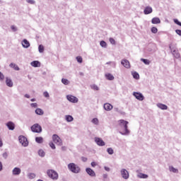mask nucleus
<instances>
[{"label": "nucleus", "mask_w": 181, "mask_h": 181, "mask_svg": "<svg viewBox=\"0 0 181 181\" xmlns=\"http://www.w3.org/2000/svg\"><path fill=\"white\" fill-rule=\"evenodd\" d=\"M119 127H122V128H124V132H122V131H119V133L121 134V135H124V136H127V135H129V129H128V121H126V120H124V119H120L119 120Z\"/></svg>", "instance_id": "f257e3e1"}, {"label": "nucleus", "mask_w": 181, "mask_h": 181, "mask_svg": "<svg viewBox=\"0 0 181 181\" xmlns=\"http://www.w3.org/2000/svg\"><path fill=\"white\" fill-rule=\"evenodd\" d=\"M68 169L70 172L75 174L80 173V172H81V168L74 163H70L68 164Z\"/></svg>", "instance_id": "f03ea898"}, {"label": "nucleus", "mask_w": 181, "mask_h": 181, "mask_svg": "<svg viewBox=\"0 0 181 181\" xmlns=\"http://www.w3.org/2000/svg\"><path fill=\"white\" fill-rule=\"evenodd\" d=\"M47 175L50 179H52V180H57V179H59V173L54 170H47Z\"/></svg>", "instance_id": "7ed1b4c3"}, {"label": "nucleus", "mask_w": 181, "mask_h": 181, "mask_svg": "<svg viewBox=\"0 0 181 181\" xmlns=\"http://www.w3.org/2000/svg\"><path fill=\"white\" fill-rule=\"evenodd\" d=\"M18 141L20 144H21L22 146H24V148L29 146V141H28V139L25 136H23V135L19 136Z\"/></svg>", "instance_id": "20e7f679"}, {"label": "nucleus", "mask_w": 181, "mask_h": 181, "mask_svg": "<svg viewBox=\"0 0 181 181\" xmlns=\"http://www.w3.org/2000/svg\"><path fill=\"white\" fill-rule=\"evenodd\" d=\"M169 49L172 53V54L175 57V59H179L180 57V54H179V51L174 47L172 46V44L169 45Z\"/></svg>", "instance_id": "39448f33"}, {"label": "nucleus", "mask_w": 181, "mask_h": 181, "mask_svg": "<svg viewBox=\"0 0 181 181\" xmlns=\"http://www.w3.org/2000/svg\"><path fill=\"white\" fill-rule=\"evenodd\" d=\"M30 128L32 132H35V134H40L42 132V126L39 124H35Z\"/></svg>", "instance_id": "423d86ee"}, {"label": "nucleus", "mask_w": 181, "mask_h": 181, "mask_svg": "<svg viewBox=\"0 0 181 181\" xmlns=\"http://www.w3.org/2000/svg\"><path fill=\"white\" fill-rule=\"evenodd\" d=\"M66 100H68L69 103H73L74 104H77V103H78V98L72 95H66Z\"/></svg>", "instance_id": "0eeeda50"}, {"label": "nucleus", "mask_w": 181, "mask_h": 181, "mask_svg": "<svg viewBox=\"0 0 181 181\" xmlns=\"http://www.w3.org/2000/svg\"><path fill=\"white\" fill-rule=\"evenodd\" d=\"M120 173H121L122 177L125 180L129 179V173L128 172V170H127V169L122 168L120 170Z\"/></svg>", "instance_id": "6e6552de"}, {"label": "nucleus", "mask_w": 181, "mask_h": 181, "mask_svg": "<svg viewBox=\"0 0 181 181\" xmlns=\"http://www.w3.org/2000/svg\"><path fill=\"white\" fill-rule=\"evenodd\" d=\"M133 95L134 97H135V98H136V100H139V101H144V100L145 99L144 95L139 92H134Z\"/></svg>", "instance_id": "1a4fd4ad"}, {"label": "nucleus", "mask_w": 181, "mask_h": 181, "mask_svg": "<svg viewBox=\"0 0 181 181\" xmlns=\"http://www.w3.org/2000/svg\"><path fill=\"white\" fill-rule=\"evenodd\" d=\"M52 141L54 144H57V145L62 146V139H60L57 134H53Z\"/></svg>", "instance_id": "9d476101"}, {"label": "nucleus", "mask_w": 181, "mask_h": 181, "mask_svg": "<svg viewBox=\"0 0 181 181\" xmlns=\"http://www.w3.org/2000/svg\"><path fill=\"white\" fill-rule=\"evenodd\" d=\"M95 142L97 144L98 146H105V142L103 141V139L100 137H95Z\"/></svg>", "instance_id": "9b49d317"}, {"label": "nucleus", "mask_w": 181, "mask_h": 181, "mask_svg": "<svg viewBox=\"0 0 181 181\" xmlns=\"http://www.w3.org/2000/svg\"><path fill=\"white\" fill-rule=\"evenodd\" d=\"M22 172V170H21L20 168L18 167H15L13 170H12V175L13 176H19V175H21Z\"/></svg>", "instance_id": "f8f14e48"}, {"label": "nucleus", "mask_w": 181, "mask_h": 181, "mask_svg": "<svg viewBox=\"0 0 181 181\" xmlns=\"http://www.w3.org/2000/svg\"><path fill=\"white\" fill-rule=\"evenodd\" d=\"M21 45L23 46V47H24V49H28V48L30 47V43L26 39H24L22 41Z\"/></svg>", "instance_id": "ddd939ff"}, {"label": "nucleus", "mask_w": 181, "mask_h": 181, "mask_svg": "<svg viewBox=\"0 0 181 181\" xmlns=\"http://www.w3.org/2000/svg\"><path fill=\"white\" fill-rule=\"evenodd\" d=\"M121 64L124 66L126 69H129L131 67V65L129 64V61L128 59H122L121 62Z\"/></svg>", "instance_id": "4468645a"}, {"label": "nucleus", "mask_w": 181, "mask_h": 181, "mask_svg": "<svg viewBox=\"0 0 181 181\" xmlns=\"http://www.w3.org/2000/svg\"><path fill=\"white\" fill-rule=\"evenodd\" d=\"M86 173H88V175H89V176H90L91 177H95V172H94V170H93V169L90 168H87L86 169Z\"/></svg>", "instance_id": "2eb2a0df"}, {"label": "nucleus", "mask_w": 181, "mask_h": 181, "mask_svg": "<svg viewBox=\"0 0 181 181\" xmlns=\"http://www.w3.org/2000/svg\"><path fill=\"white\" fill-rule=\"evenodd\" d=\"M7 128H8V129L10 131H13V129H15V123H13V122H8L6 124Z\"/></svg>", "instance_id": "dca6fc26"}, {"label": "nucleus", "mask_w": 181, "mask_h": 181, "mask_svg": "<svg viewBox=\"0 0 181 181\" xmlns=\"http://www.w3.org/2000/svg\"><path fill=\"white\" fill-rule=\"evenodd\" d=\"M153 11L152 7L146 6L144 10V15H149L150 13H152Z\"/></svg>", "instance_id": "f3484780"}, {"label": "nucleus", "mask_w": 181, "mask_h": 181, "mask_svg": "<svg viewBox=\"0 0 181 181\" xmlns=\"http://www.w3.org/2000/svg\"><path fill=\"white\" fill-rule=\"evenodd\" d=\"M103 108L104 110H105V111H111V110H112L113 108V106L110 103H105L103 105Z\"/></svg>", "instance_id": "a211bd4d"}, {"label": "nucleus", "mask_w": 181, "mask_h": 181, "mask_svg": "<svg viewBox=\"0 0 181 181\" xmlns=\"http://www.w3.org/2000/svg\"><path fill=\"white\" fill-rule=\"evenodd\" d=\"M151 23H153V25H158L160 23V19L158 17H154L151 20Z\"/></svg>", "instance_id": "6ab92c4d"}, {"label": "nucleus", "mask_w": 181, "mask_h": 181, "mask_svg": "<svg viewBox=\"0 0 181 181\" xmlns=\"http://www.w3.org/2000/svg\"><path fill=\"white\" fill-rule=\"evenodd\" d=\"M6 84L8 87H13V82H12V79L6 78Z\"/></svg>", "instance_id": "aec40b11"}, {"label": "nucleus", "mask_w": 181, "mask_h": 181, "mask_svg": "<svg viewBox=\"0 0 181 181\" xmlns=\"http://www.w3.org/2000/svg\"><path fill=\"white\" fill-rule=\"evenodd\" d=\"M65 119L67 122H73V121H74V117L70 115H67L65 116Z\"/></svg>", "instance_id": "412c9836"}, {"label": "nucleus", "mask_w": 181, "mask_h": 181, "mask_svg": "<svg viewBox=\"0 0 181 181\" xmlns=\"http://www.w3.org/2000/svg\"><path fill=\"white\" fill-rule=\"evenodd\" d=\"M105 77L107 78V80H109L110 81H112V80H114V76L112 74L107 73L105 74Z\"/></svg>", "instance_id": "4be33fe9"}, {"label": "nucleus", "mask_w": 181, "mask_h": 181, "mask_svg": "<svg viewBox=\"0 0 181 181\" xmlns=\"http://www.w3.org/2000/svg\"><path fill=\"white\" fill-rule=\"evenodd\" d=\"M30 64L33 67H40V62L39 61H33Z\"/></svg>", "instance_id": "5701e85b"}, {"label": "nucleus", "mask_w": 181, "mask_h": 181, "mask_svg": "<svg viewBox=\"0 0 181 181\" xmlns=\"http://www.w3.org/2000/svg\"><path fill=\"white\" fill-rule=\"evenodd\" d=\"M157 107L160 108V110H168V105L163 103H158Z\"/></svg>", "instance_id": "b1692460"}, {"label": "nucleus", "mask_w": 181, "mask_h": 181, "mask_svg": "<svg viewBox=\"0 0 181 181\" xmlns=\"http://www.w3.org/2000/svg\"><path fill=\"white\" fill-rule=\"evenodd\" d=\"M137 177H139V179H148V175L139 173V174H137Z\"/></svg>", "instance_id": "393cba45"}, {"label": "nucleus", "mask_w": 181, "mask_h": 181, "mask_svg": "<svg viewBox=\"0 0 181 181\" xmlns=\"http://www.w3.org/2000/svg\"><path fill=\"white\" fill-rule=\"evenodd\" d=\"M35 114H37V115H43V114H45V112L40 108H37L35 110Z\"/></svg>", "instance_id": "a878e982"}, {"label": "nucleus", "mask_w": 181, "mask_h": 181, "mask_svg": "<svg viewBox=\"0 0 181 181\" xmlns=\"http://www.w3.org/2000/svg\"><path fill=\"white\" fill-rule=\"evenodd\" d=\"M132 75L133 76V78L136 80H139V74L136 71H132Z\"/></svg>", "instance_id": "bb28decb"}, {"label": "nucleus", "mask_w": 181, "mask_h": 181, "mask_svg": "<svg viewBox=\"0 0 181 181\" xmlns=\"http://www.w3.org/2000/svg\"><path fill=\"white\" fill-rule=\"evenodd\" d=\"M10 67H11V69H14V70H16V71H19V66H18V65H16V64L11 63L9 65Z\"/></svg>", "instance_id": "cd10ccee"}, {"label": "nucleus", "mask_w": 181, "mask_h": 181, "mask_svg": "<svg viewBox=\"0 0 181 181\" xmlns=\"http://www.w3.org/2000/svg\"><path fill=\"white\" fill-rule=\"evenodd\" d=\"M170 172H173V173H179V170L175 168L173 166L169 167Z\"/></svg>", "instance_id": "c85d7f7f"}, {"label": "nucleus", "mask_w": 181, "mask_h": 181, "mask_svg": "<svg viewBox=\"0 0 181 181\" xmlns=\"http://www.w3.org/2000/svg\"><path fill=\"white\" fill-rule=\"evenodd\" d=\"M27 177H28L30 180H32V179H35V177H36V174L33 173H29L27 175Z\"/></svg>", "instance_id": "c756f323"}, {"label": "nucleus", "mask_w": 181, "mask_h": 181, "mask_svg": "<svg viewBox=\"0 0 181 181\" xmlns=\"http://www.w3.org/2000/svg\"><path fill=\"white\" fill-rule=\"evenodd\" d=\"M38 155L39 156H40L41 158H45L46 153H45V151H43V149H40L38 151Z\"/></svg>", "instance_id": "7c9ffc66"}, {"label": "nucleus", "mask_w": 181, "mask_h": 181, "mask_svg": "<svg viewBox=\"0 0 181 181\" xmlns=\"http://www.w3.org/2000/svg\"><path fill=\"white\" fill-rule=\"evenodd\" d=\"M35 142H37V144H43V137H35Z\"/></svg>", "instance_id": "2f4dec72"}, {"label": "nucleus", "mask_w": 181, "mask_h": 181, "mask_svg": "<svg viewBox=\"0 0 181 181\" xmlns=\"http://www.w3.org/2000/svg\"><path fill=\"white\" fill-rule=\"evenodd\" d=\"M141 62H143V63H144V64H146L147 66H149V64H151V61L147 59L141 58Z\"/></svg>", "instance_id": "473e14b6"}, {"label": "nucleus", "mask_w": 181, "mask_h": 181, "mask_svg": "<svg viewBox=\"0 0 181 181\" xmlns=\"http://www.w3.org/2000/svg\"><path fill=\"white\" fill-rule=\"evenodd\" d=\"M62 84H64V86H69V84H70V81L66 78H62Z\"/></svg>", "instance_id": "72a5a7b5"}, {"label": "nucleus", "mask_w": 181, "mask_h": 181, "mask_svg": "<svg viewBox=\"0 0 181 181\" xmlns=\"http://www.w3.org/2000/svg\"><path fill=\"white\" fill-rule=\"evenodd\" d=\"M38 51L39 53H43V52H45V46H43V45H40L38 46Z\"/></svg>", "instance_id": "f704fd0d"}, {"label": "nucleus", "mask_w": 181, "mask_h": 181, "mask_svg": "<svg viewBox=\"0 0 181 181\" xmlns=\"http://www.w3.org/2000/svg\"><path fill=\"white\" fill-rule=\"evenodd\" d=\"M90 88L94 90V91H98V90H100V88H98V86L95 84L90 85Z\"/></svg>", "instance_id": "c9c22d12"}, {"label": "nucleus", "mask_w": 181, "mask_h": 181, "mask_svg": "<svg viewBox=\"0 0 181 181\" xmlns=\"http://www.w3.org/2000/svg\"><path fill=\"white\" fill-rule=\"evenodd\" d=\"M100 45L101 46V47H103L104 49H106L107 47V42L104 40H102L100 42Z\"/></svg>", "instance_id": "e433bc0d"}, {"label": "nucleus", "mask_w": 181, "mask_h": 181, "mask_svg": "<svg viewBox=\"0 0 181 181\" xmlns=\"http://www.w3.org/2000/svg\"><path fill=\"white\" fill-rule=\"evenodd\" d=\"M91 122L93 124H94V125H98V123H99V121H98V118H93L92 120H91Z\"/></svg>", "instance_id": "4c0bfd02"}, {"label": "nucleus", "mask_w": 181, "mask_h": 181, "mask_svg": "<svg viewBox=\"0 0 181 181\" xmlns=\"http://www.w3.org/2000/svg\"><path fill=\"white\" fill-rule=\"evenodd\" d=\"M107 152L109 155H114V149H112V148H107Z\"/></svg>", "instance_id": "58836bf2"}, {"label": "nucleus", "mask_w": 181, "mask_h": 181, "mask_svg": "<svg viewBox=\"0 0 181 181\" xmlns=\"http://www.w3.org/2000/svg\"><path fill=\"white\" fill-rule=\"evenodd\" d=\"M26 2L28 4H30V5H35V4H36V1L35 0H26Z\"/></svg>", "instance_id": "ea45409f"}, {"label": "nucleus", "mask_w": 181, "mask_h": 181, "mask_svg": "<svg viewBox=\"0 0 181 181\" xmlns=\"http://www.w3.org/2000/svg\"><path fill=\"white\" fill-rule=\"evenodd\" d=\"M109 42L111 43V45H115L116 44L115 40H114V38H112V37H110L109 39Z\"/></svg>", "instance_id": "a19ab883"}, {"label": "nucleus", "mask_w": 181, "mask_h": 181, "mask_svg": "<svg viewBox=\"0 0 181 181\" xmlns=\"http://www.w3.org/2000/svg\"><path fill=\"white\" fill-rule=\"evenodd\" d=\"M151 32L152 33H158V28H156V27L151 28Z\"/></svg>", "instance_id": "79ce46f5"}, {"label": "nucleus", "mask_w": 181, "mask_h": 181, "mask_svg": "<svg viewBox=\"0 0 181 181\" xmlns=\"http://www.w3.org/2000/svg\"><path fill=\"white\" fill-rule=\"evenodd\" d=\"M78 63H83V58L81 57H76Z\"/></svg>", "instance_id": "37998d69"}, {"label": "nucleus", "mask_w": 181, "mask_h": 181, "mask_svg": "<svg viewBox=\"0 0 181 181\" xmlns=\"http://www.w3.org/2000/svg\"><path fill=\"white\" fill-rule=\"evenodd\" d=\"M43 95H44V97H45V98H49L50 97V95H49V93L47 91L44 92Z\"/></svg>", "instance_id": "c03bdc74"}, {"label": "nucleus", "mask_w": 181, "mask_h": 181, "mask_svg": "<svg viewBox=\"0 0 181 181\" xmlns=\"http://www.w3.org/2000/svg\"><path fill=\"white\" fill-rule=\"evenodd\" d=\"M174 23H175L176 25H178V26H181V22L179 21V20H177V19H174Z\"/></svg>", "instance_id": "a18cd8bd"}, {"label": "nucleus", "mask_w": 181, "mask_h": 181, "mask_svg": "<svg viewBox=\"0 0 181 181\" xmlns=\"http://www.w3.org/2000/svg\"><path fill=\"white\" fill-rule=\"evenodd\" d=\"M11 29L13 30V32H16L18 30V28H16L15 25H11Z\"/></svg>", "instance_id": "49530a36"}, {"label": "nucleus", "mask_w": 181, "mask_h": 181, "mask_svg": "<svg viewBox=\"0 0 181 181\" xmlns=\"http://www.w3.org/2000/svg\"><path fill=\"white\" fill-rule=\"evenodd\" d=\"M30 107L32 108H37V103H30Z\"/></svg>", "instance_id": "de8ad7c7"}, {"label": "nucleus", "mask_w": 181, "mask_h": 181, "mask_svg": "<svg viewBox=\"0 0 181 181\" xmlns=\"http://www.w3.org/2000/svg\"><path fill=\"white\" fill-rule=\"evenodd\" d=\"M5 78V76H4V74L0 71V81H2Z\"/></svg>", "instance_id": "09e8293b"}, {"label": "nucleus", "mask_w": 181, "mask_h": 181, "mask_svg": "<svg viewBox=\"0 0 181 181\" xmlns=\"http://www.w3.org/2000/svg\"><path fill=\"white\" fill-rule=\"evenodd\" d=\"M49 146L52 148V149H56V146L52 142L49 143Z\"/></svg>", "instance_id": "8fccbe9b"}, {"label": "nucleus", "mask_w": 181, "mask_h": 181, "mask_svg": "<svg viewBox=\"0 0 181 181\" xmlns=\"http://www.w3.org/2000/svg\"><path fill=\"white\" fill-rule=\"evenodd\" d=\"M2 156L4 159H8V153L7 152H4L3 154H2Z\"/></svg>", "instance_id": "3c124183"}, {"label": "nucleus", "mask_w": 181, "mask_h": 181, "mask_svg": "<svg viewBox=\"0 0 181 181\" xmlns=\"http://www.w3.org/2000/svg\"><path fill=\"white\" fill-rule=\"evenodd\" d=\"M110 64L114 69H115V67L117 66V63H115V62H112Z\"/></svg>", "instance_id": "603ef678"}, {"label": "nucleus", "mask_w": 181, "mask_h": 181, "mask_svg": "<svg viewBox=\"0 0 181 181\" xmlns=\"http://www.w3.org/2000/svg\"><path fill=\"white\" fill-rule=\"evenodd\" d=\"M175 33H177V35L179 36H181V30H176Z\"/></svg>", "instance_id": "864d4df0"}, {"label": "nucleus", "mask_w": 181, "mask_h": 181, "mask_svg": "<svg viewBox=\"0 0 181 181\" xmlns=\"http://www.w3.org/2000/svg\"><path fill=\"white\" fill-rule=\"evenodd\" d=\"M91 166H92L93 168H95V166H97V163H95V162H92V163H91Z\"/></svg>", "instance_id": "5fc2aeb1"}, {"label": "nucleus", "mask_w": 181, "mask_h": 181, "mask_svg": "<svg viewBox=\"0 0 181 181\" xmlns=\"http://www.w3.org/2000/svg\"><path fill=\"white\" fill-rule=\"evenodd\" d=\"M104 169H105V170H106V172H110V168H108L107 166H105Z\"/></svg>", "instance_id": "6e6d98bb"}, {"label": "nucleus", "mask_w": 181, "mask_h": 181, "mask_svg": "<svg viewBox=\"0 0 181 181\" xmlns=\"http://www.w3.org/2000/svg\"><path fill=\"white\" fill-rule=\"evenodd\" d=\"M3 168H4V165H2V162L0 161V172H1Z\"/></svg>", "instance_id": "4d7b16f0"}, {"label": "nucleus", "mask_w": 181, "mask_h": 181, "mask_svg": "<svg viewBox=\"0 0 181 181\" xmlns=\"http://www.w3.org/2000/svg\"><path fill=\"white\" fill-rule=\"evenodd\" d=\"M4 146V143L2 142V139H0V148H2Z\"/></svg>", "instance_id": "13d9d810"}, {"label": "nucleus", "mask_w": 181, "mask_h": 181, "mask_svg": "<svg viewBox=\"0 0 181 181\" xmlns=\"http://www.w3.org/2000/svg\"><path fill=\"white\" fill-rule=\"evenodd\" d=\"M103 179H107V177H108V175L107 174H103Z\"/></svg>", "instance_id": "bf43d9fd"}, {"label": "nucleus", "mask_w": 181, "mask_h": 181, "mask_svg": "<svg viewBox=\"0 0 181 181\" xmlns=\"http://www.w3.org/2000/svg\"><path fill=\"white\" fill-rule=\"evenodd\" d=\"M24 97H25V98H30V95H29L28 94H25Z\"/></svg>", "instance_id": "052dcab7"}, {"label": "nucleus", "mask_w": 181, "mask_h": 181, "mask_svg": "<svg viewBox=\"0 0 181 181\" xmlns=\"http://www.w3.org/2000/svg\"><path fill=\"white\" fill-rule=\"evenodd\" d=\"M30 101H31L32 103H35V101H36V99H35V98H32V99L30 100Z\"/></svg>", "instance_id": "680f3d73"}, {"label": "nucleus", "mask_w": 181, "mask_h": 181, "mask_svg": "<svg viewBox=\"0 0 181 181\" xmlns=\"http://www.w3.org/2000/svg\"><path fill=\"white\" fill-rule=\"evenodd\" d=\"M155 50V49H148V52H153Z\"/></svg>", "instance_id": "e2e57ef3"}, {"label": "nucleus", "mask_w": 181, "mask_h": 181, "mask_svg": "<svg viewBox=\"0 0 181 181\" xmlns=\"http://www.w3.org/2000/svg\"><path fill=\"white\" fill-rule=\"evenodd\" d=\"M114 110H115V111H116L117 112H118V110H119L118 107H115Z\"/></svg>", "instance_id": "0e129e2a"}, {"label": "nucleus", "mask_w": 181, "mask_h": 181, "mask_svg": "<svg viewBox=\"0 0 181 181\" xmlns=\"http://www.w3.org/2000/svg\"><path fill=\"white\" fill-rule=\"evenodd\" d=\"M80 76H84V74L83 72L79 73Z\"/></svg>", "instance_id": "69168bd1"}, {"label": "nucleus", "mask_w": 181, "mask_h": 181, "mask_svg": "<svg viewBox=\"0 0 181 181\" xmlns=\"http://www.w3.org/2000/svg\"><path fill=\"white\" fill-rule=\"evenodd\" d=\"M112 62H107L106 64H111Z\"/></svg>", "instance_id": "338daca9"}, {"label": "nucleus", "mask_w": 181, "mask_h": 181, "mask_svg": "<svg viewBox=\"0 0 181 181\" xmlns=\"http://www.w3.org/2000/svg\"><path fill=\"white\" fill-rule=\"evenodd\" d=\"M83 162H86V160H87V158H83Z\"/></svg>", "instance_id": "774afa93"}]
</instances>
